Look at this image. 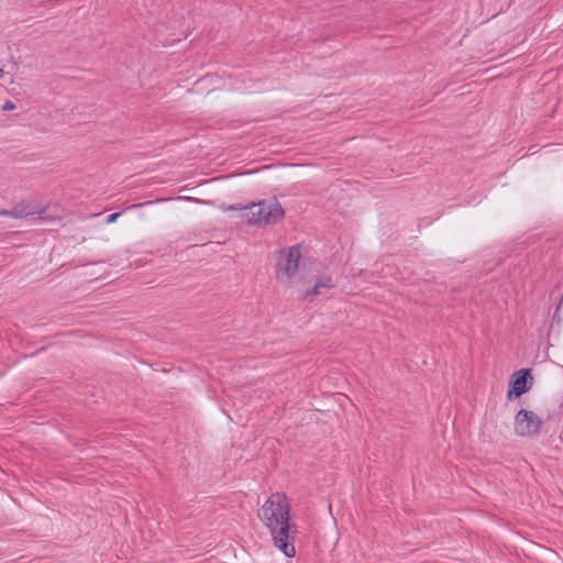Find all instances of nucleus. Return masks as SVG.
<instances>
[{"mask_svg": "<svg viewBox=\"0 0 563 563\" xmlns=\"http://www.w3.org/2000/svg\"><path fill=\"white\" fill-rule=\"evenodd\" d=\"M258 518L272 536L274 545L287 558L296 555V525L290 521V504L283 493L272 494L258 509Z\"/></svg>", "mask_w": 563, "mask_h": 563, "instance_id": "obj_1", "label": "nucleus"}, {"mask_svg": "<svg viewBox=\"0 0 563 563\" xmlns=\"http://www.w3.org/2000/svg\"><path fill=\"white\" fill-rule=\"evenodd\" d=\"M300 260L301 254L299 246H290L282 250L276 264L277 280L289 287L298 288L306 278Z\"/></svg>", "mask_w": 563, "mask_h": 563, "instance_id": "obj_2", "label": "nucleus"}, {"mask_svg": "<svg viewBox=\"0 0 563 563\" xmlns=\"http://www.w3.org/2000/svg\"><path fill=\"white\" fill-rule=\"evenodd\" d=\"M238 210V207H230ZM242 219L247 223L258 227L272 225L284 217V209L276 199L263 200L239 208Z\"/></svg>", "mask_w": 563, "mask_h": 563, "instance_id": "obj_3", "label": "nucleus"}, {"mask_svg": "<svg viewBox=\"0 0 563 563\" xmlns=\"http://www.w3.org/2000/svg\"><path fill=\"white\" fill-rule=\"evenodd\" d=\"M542 426V419L531 410L520 409L515 416L514 431L519 437L533 438L540 433Z\"/></svg>", "mask_w": 563, "mask_h": 563, "instance_id": "obj_4", "label": "nucleus"}, {"mask_svg": "<svg viewBox=\"0 0 563 563\" xmlns=\"http://www.w3.org/2000/svg\"><path fill=\"white\" fill-rule=\"evenodd\" d=\"M334 287L333 278L329 275H323L317 278L312 286L306 280L297 288L301 299H311L316 296L325 294Z\"/></svg>", "mask_w": 563, "mask_h": 563, "instance_id": "obj_5", "label": "nucleus"}, {"mask_svg": "<svg viewBox=\"0 0 563 563\" xmlns=\"http://www.w3.org/2000/svg\"><path fill=\"white\" fill-rule=\"evenodd\" d=\"M532 382L533 377L530 369H519L515 372L509 382L507 398L511 400L520 397L530 389Z\"/></svg>", "mask_w": 563, "mask_h": 563, "instance_id": "obj_6", "label": "nucleus"}, {"mask_svg": "<svg viewBox=\"0 0 563 563\" xmlns=\"http://www.w3.org/2000/svg\"><path fill=\"white\" fill-rule=\"evenodd\" d=\"M34 214H36V211L29 205H19L14 207L12 210H0V217H11L14 219H23L25 217Z\"/></svg>", "mask_w": 563, "mask_h": 563, "instance_id": "obj_7", "label": "nucleus"}, {"mask_svg": "<svg viewBox=\"0 0 563 563\" xmlns=\"http://www.w3.org/2000/svg\"><path fill=\"white\" fill-rule=\"evenodd\" d=\"M15 109V104L11 101H5L2 106L3 111H12Z\"/></svg>", "mask_w": 563, "mask_h": 563, "instance_id": "obj_8", "label": "nucleus"}, {"mask_svg": "<svg viewBox=\"0 0 563 563\" xmlns=\"http://www.w3.org/2000/svg\"><path fill=\"white\" fill-rule=\"evenodd\" d=\"M119 217H120V213H119V212H118V213H112V214H110V216L108 217V219H107V223H108V224L114 223V222L118 220V218H119Z\"/></svg>", "mask_w": 563, "mask_h": 563, "instance_id": "obj_9", "label": "nucleus"}, {"mask_svg": "<svg viewBox=\"0 0 563 563\" xmlns=\"http://www.w3.org/2000/svg\"><path fill=\"white\" fill-rule=\"evenodd\" d=\"M4 75V70L2 68H0V79L3 77Z\"/></svg>", "mask_w": 563, "mask_h": 563, "instance_id": "obj_10", "label": "nucleus"}]
</instances>
